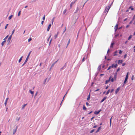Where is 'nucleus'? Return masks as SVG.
Returning <instances> with one entry per match:
<instances>
[{"instance_id":"nucleus-35","label":"nucleus","mask_w":135,"mask_h":135,"mask_svg":"<svg viewBox=\"0 0 135 135\" xmlns=\"http://www.w3.org/2000/svg\"><path fill=\"white\" fill-rule=\"evenodd\" d=\"M21 11H20L18 13V16H20V15L21 14Z\"/></svg>"},{"instance_id":"nucleus-22","label":"nucleus","mask_w":135,"mask_h":135,"mask_svg":"<svg viewBox=\"0 0 135 135\" xmlns=\"http://www.w3.org/2000/svg\"><path fill=\"white\" fill-rule=\"evenodd\" d=\"M27 105V104H24L23 105H22V109H24L25 107V106Z\"/></svg>"},{"instance_id":"nucleus-60","label":"nucleus","mask_w":135,"mask_h":135,"mask_svg":"<svg viewBox=\"0 0 135 135\" xmlns=\"http://www.w3.org/2000/svg\"><path fill=\"white\" fill-rule=\"evenodd\" d=\"M130 9H131V10H133L134 9V8H132V7Z\"/></svg>"},{"instance_id":"nucleus-42","label":"nucleus","mask_w":135,"mask_h":135,"mask_svg":"<svg viewBox=\"0 0 135 135\" xmlns=\"http://www.w3.org/2000/svg\"><path fill=\"white\" fill-rule=\"evenodd\" d=\"M55 64L54 63H53L52 64V65L51 66V68H52V67H53L54 65Z\"/></svg>"},{"instance_id":"nucleus-5","label":"nucleus","mask_w":135,"mask_h":135,"mask_svg":"<svg viewBox=\"0 0 135 135\" xmlns=\"http://www.w3.org/2000/svg\"><path fill=\"white\" fill-rule=\"evenodd\" d=\"M118 25L117 24L114 27V29L115 31H116L118 28Z\"/></svg>"},{"instance_id":"nucleus-55","label":"nucleus","mask_w":135,"mask_h":135,"mask_svg":"<svg viewBox=\"0 0 135 135\" xmlns=\"http://www.w3.org/2000/svg\"><path fill=\"white\" fill-rule=\"evenodd\" d=\"M97 127V125H96L95 126H94L93 127V128H96V127Z\"/></svg>"},{"instance_id":"nucleus-43","label":"nucleus","mask_w":135,"mask_h":135,"mask_svg":"<svg viewBox=\"0 0 135 135\" xmlns=\"http://www.w3.org/2000/svg\"><path fill=\"white\" fill-rule=\"evenodd\" d=\"M112 117L110 118V126L111 125V119H112Z\"/></svg>"},{"instance_id":"nucleus-10","label":"nucleus","mask_w":135,"mask_h":135,"mask_svg":"<svg viewBox=\"0 0 135 135\" xmlns=\"http://www.w3.org/2000/svg\"><path fill=\"white\" fill-rule=\"evenodd\" d=\"M51 24H50L49 25V26L48 27V28L47 29V31H49V30H50V27H51Z\"/></svg>"},{"instance_id":"nucleus-29","label":"nucleus","mask_w":135,"mask_h":135,"mask_svg":"<svg viewBox=\"0 0 135 135\" xmlns=\"http://www.w3.org/2000/svg\"><path fill=\"white\" fill-rule=\"evenodd\" d=\"M22 56L21 58L20 59L18 60V62H20L21 60H22Z\"/></svg>"},{"instance_id":"nucleus-32","label":"nucleus","mask_w":135,"mask_h":135,"mask_svg":"<svg viewBox=\"0 0 135 135\" xmlns=\"http://www.w3.org/2000/svg\"><path fill=\"white\" fill-rule=\"evenodd\" d=\"M132 36L131 35L128 38V40H129L132 38Z\"/></svg>"},{"instance_id":"nucleus-30","label":"nucleus","mask_w":135,"mask_h":135,"mask_svg":"<svg viewBox=\"0 0 135 135\" xmlns=\"http://www.w3.org/2000/svg\"><path fill=\"white\" fill-rule=\"evenodd\" d=\"M110 92V90H108L106 94V95L108 94Z\"/></svg>"},{"instance_id":"nucleus-17","label":"nucleus","mask_w":135,"mask_h":135,"mask_svg":"<svg viewBox=\"0 0 135 135\" xmlns=\"http://www.w3.org/2000/svg\"><path fill=\"white\" fill-rule=\"evenodd\" d=\"M29 92H30L31 93V94H32V96H33V94H34V92L33 91H32L31 90H29Z\"/></svg>"},{"instance_id":"nucleus-47","label":"nucleus","mask_w":135,"mask_h":135,"mask_svg":"<svg viewBox=\"0 0 135 135\" xmlns=\"http://www.w3.org/2000/svg\"><path fill=\"white\" fill-rule=\"evenodd\" d=\"M114 89H112L110 91V93H112L114 91Z\"/></svg>"},{"instance_id":"nucleus-49","label":"nucleus","mask_w":135,"mask_h":135,"mask_svg":"<svg viewBox=\"0 0 135 135\" xmlns=\"http://www.w3.org/2000/svg\"><path fill=\"white\" fill-rule=\"evenodd\" d=\"M51 35H50V37H49V38H48L47 39V41H49V39H50V37H51Z\"/></svg>"},{"instance_id":"nucleus-56","label":"nucleus","mask_w":135,"mask_h":135,"mask_svg":"<svg viewBox=\"0 0 135 135\" xmlns=\"http://www.w3.org/2000/svg\"><path fill=\"white\" fill-rule=\"evenodd\" d=\"M66 30V27L65 28V30H64V31L63 32V33H64L65 31Z\"/></svg>"},{"instance_id":"nucleus-11","label":"nucleus","mask_w":135,"mask_h":135,"mask_svg":"<svg viewBox=\"0 0 135 135\" xmlns=\"http://www.w3.org/2000/svg\"><path fill=\"white\" fill-rule=\"evenodd\" d=\"M107 98V97H104L103 99L101 101V103H102Z\"/></svg>"},{"instance_id":"nucleus-16","label":"nucleus","mask_w":135,"mask_h":135,"mask_svg":"<svg viewBox=\"0 0 135 135\" xmlns=\"http://www.w3.org/2000/svg\"><path fill=\"white\" fill-rule=\"evenodd\" d=\"M117 75V73H115L114 74V78L115 80H116V79Z\"/></svg>"},{"instance_id":"nucleus-6","label":"nucleus","mask_w":135,"mask_h":135,"mask_svg":"<svg viewBox=\"0 0 135 135\" xmlns=\"http://www.w3.org/2000/svg\"><path fill=\"white\" fill-rule=\"evenodd\" d=\"M112 78V76H110V77H109V79H108V80H106V81H105V83L106 84H107V83H108L109 82V81H110V79L111 78Z\"/></svg>"},{"instance_id":"nucleus-23","label":"nucleus","mask_w":135,"mask_h":135,"mask_svg":"<svg viewBox=\"0 0 135 135\" xmlns=\"http://www.w3.org/2000/svg\"><path fill=\"white\" fill-rule=\"evenodd\" d=\"M101 65H100L98 67V70H99V71H100V70L101 69Z\"/></svg>"},{"instance_id":"nucleus-31","label":"nucleus","mask_w":135,"mask_h":135,"mask_svg":"<svg viewBox=\"0 0 135 135\" xmlns=\"http://www.w3.org/2000/svg\"><path fill=\"white\" fill-rule=\"evenodd\" d=\"M66 9H65L64 10V11L63 12V14L64 15L65 14V13L66 12Z\"/></svg>"},{"instance_id":"nucleus-40","label":"nucleus","mask_w":135,"mask_h":135,"mask_svg":"<svg viewBox=\"0 0 135 135\" xmlns=\"http://www.w3.org/2000/svg\"><path fill=\"white\" fill-rule=\"evenodd\" d=\"M8 24H7V25H6L5 27V29H6V28H7V26H8Z\"/></svg>"},{"instance_id":"nucleus-3","label":"nucleus","mask_w":135,"mask_h":135,"mask_svg":"<svg viewBox=\"0 0 135 135\" xmlns=\"http://www.w3.org/2000/svg\"><path fill=\"white\" fill-rule=\"evenodd\" d=\"M31 51L29 52V53L28 54V56H27V57L25 60H26V61H27L28 60V59L29 58V56H30V55L31 53Z\"/></svg>"},{"instance_id":"nucleus-26","label":"nucleus","mask_w":135,"mask_h":135,"mask_svg":"<svg viewBox=\"0 0 135 135\" xmlns=\"http://www.w3.org/2000/svg\"><path fill=\"white\" fill-rule=\"evenodd\" d=\"M114 42L112 43L111 44V45L110 46V47L112 48L113 47V45H114Z\"/></svg>"},{"instance_id":"nucleus-34","label":"nucleus","mask_w":135,"mask_h":135,"mask_svg":"<svg viewBox=\"0 0 135 135\" xmlns=\"http://www.w3.org/2000/svg\"><path fill=\"white\" fill-rule=\"evenodd\" d=\"M119 53L120 54H121L122 52V51L120 50H119Z\"/></svg>"},{"instance_id":"nucleus-39","label":"nucleus","mask_w":135,"mask_h":135,"mask_svg":"<svg viewBox=\"0 0 135 135\" xmlns=\"http://www.w3.org/2000/svg\"><path fill=\"white\" fill-rule=\"evenodd\" d=\"M110 80L111 82H113L114 81V78H112V79H110Z\"/></svg>"},{"instance_id":"nucleus-24","label":"nucleus","mask_w":135,"mask_h":135,"mask_svg":"<svg viewBox=\"0 0 135 135\" xmlns=\"http://www.w3.org/2000/svg\"><path fill=\"white\" fill-rule=\"evenodd\" d=\"M132 7V6H130V7L129 8H128V9L127 10H126V12H128V11H129V9H131V8Z\"/></svg>"},{"instance_id":"nucleus-14","label":"nucleus","mask_w":135,"mask_h":135,"mask_svg":"<svg viewBox=\"0 0 135 135\" xmlns=\"http://www.w3.org/2000/svg\"><path fill=\"white\" fill-rule=\"evenodd\" d=\"M123 62V60H118V63L119 64L120 63H122Z\"/></svg>"},{"instance_id":"nucleus-44","label":"nucleus","mask_w":135,"mask_h":135,"mask_svg":"<svg viewBox=\"0 0 135 135\" xmlns=\"http://www.w3.org/2000/svg\"><path fill=\"white\" fill-rule=\"evenodd\" d=\"M127 56V54H126L124 56V58H126V57Z\"/></svg>"},{"instance_id":"nucleus-52","label":"nucleus","mask_w":135,"mask_h":135,"mask_svg":"<svg viewBox=\"0 0 135 135\" xmlns=\"http://www.w3.org/2000/svg\"><path fill=\"white\" fill-rule=\"evenodd\" d=\"M86 105H87V106H88L89 105V103L88 102H87L86 103Z\"/></svg>"},{"instance_id":"nucleus-61","label":"nucleus","mask_w":135,"mask_h":135,"mask_svg":"<svg viewBox=\"0 0 135 135\" xmlns=\"http://www.w3.org/2000/svg\"><path fill=\"white\" fill-rule=\"evenodd\" d=\"M27 61H26V60H25V62H24V64H26V63L27 62Z\"/></svg>"},{"instance_id":"nucleus-57","label":"nucleus","mask_w":135,"mask_h":135,"mask_svg":"<svg viewBox=\"0 0 135 135\" xmlns=\"http://www.w3.org/2000/svg\"><path fill=\"white\" fill-rule=\"evenodd\" d=\"M44 21H42L41 22V24L42 25H43V23H44Z\"/></svg>"},{"instance_id":"nucleus-2","label":"nucleus","mask_w":135,"mask_h":135,"mask_svg":"<svg viewBox=\"0 0 135 135\" xmlns=\"http://www.w3.org/2000/svg\"><path fill=\"white\" fill-rule=\"evenodd\" d=\"M102 111V110L101 109L99 110V111H95L94 112V113L96 115H98V114L99 113Z\"/></svg>"},{"instance_id":"nucleus-1","label":"nucleus","mask_w":135,"mask_h":135,"mask_svg":"<svg viewBox=\"0 0 135 135\" xmlns=\"http://www.w3.org/2000/svg\"><path fill=\"white\" fill-rule=\"evenodd\" d=\"M128 74H129V72H128L127 75H126L124 81V84L123 85H124L125 84H126V83L127 81L128 77Z\"/></svg>"},{"instance_id":"nucleus-8","label":"nucleus","mask_w":135,"mask_h":135,"mask_svg":"<svg viewBox=\"0 0 135 135\" xmlns=\"http://www.w3.org/2000/svg\"><path fill=\"white\" fill-rule=\"evenodd\" d=\"M110 6H109L108 7V8H107H107H106L105 10V11H106V12H107V13L108 12V11H109V9H110Z\"/></svg>"},{"instance_id":"nucleus-51","label":"nucleus","mask_w":135,"mask_h":135,"mask_svg":"<svg viewBox=\"0 0 135 135\" xmlns=\"http://www.w3.org/2000/svg\"><path fill=\"white\" fill-rule=\"evenodd\" d=\"M133 77H134V76L132 75V78H131V79L132 80H133Z\"/></svg>"},{"instance_id":"nucleus-37","label":"nucleus","mask_w":135,"mask_h":135,"mask_svg":"<svg viewBox=\"0 0 135 135\" xmlns=\"http://www.w3.org/2000/svg\"><path fill=\"white\" fill-rule=\"evenodd\" d=\"M15 29H14L12 31V34L11 35H12H12L14 33V32H15Z\"/></svg>"},{"instance_id":"nucleus-38","label":"nucleus","mask_w":135,"mask_h":135,"mask_svg":"<svg viewBox=\"0 0 135 135\" xmlns=\"http://www.w3.org/2000/svg\"><path fill=\"white\" fill-rule=\"evenodd\" d=\"M32 40V38L31 37L30 38L28 39V42H30Z\"/></svg>"},{"instance_id":"nucleus-63","label":"nucleus","mask_w":135,"mask_h":135,"mask_svg":"<svg viewBox=\"0 0 135 135\" xmlns=\"http://www.w3.org/2000/svg\"><path fill=\"white\" fill-rule=\"evenodd\" d=\"M129 25H127V26H126V28H128V27H129Z\"/></svg>"},{"instance_id":"nucleus-50","label":"nucleus","mask_w":135,"mask_h":135,"mask_svg":"<svg viewBox=\"0 0 135 135\" xmlns=\"http://www.w3.org/2000/svg\"><path fill=\"white\" fill-rule=\"evenodd\" d=\"M85 57H84L83 58V59L82 60V61L83 62L85 60Z\"/></svg>"},{"instance_id":"nucleus-36","label":"nucleus","mask_w":135,"mask_h":135,"mask_svg":"<svg viewBox=\"0 0 135 135\" xmlns=\"http://www.w3.org/2000/svg\"><path fill=\"white\" fill-rule=\"evenodd\" d=\"M94 129H93L92 130H91L90 132V133H92L93 132H94Z\"/></svg>"},{"instance_id":"nucleus-54","label":"nucleus","mask_w":135,"mask_h":135,"mask_svg":"<svg viewBox=\"0 0 135 135\" xmlns=\"http://www.w3.org/2000/svg\"><path fill=\"white\" fill-rule=\"evenodd\" d=\"M99 90V89H97L96 90H95V91H98Z\"/></svg>"},{"instance_id":"nucleus-15","label":"nucleus","mask_w":135,"mask_h":135,"mask_svg":"<svg viewBox=\"0 0 135 135\" xmlns=\"http://www.w3.org/2000/svg\"><path fill=\"white\" fill-rule=\"evenodd\" d=\"M8 98H7L6 99V101H5V102L4 103V104L5 105V106H6V104H7V102L8 100Z\"/></svg>"},{"instance_id":"nucleus-27","label":"nucleus","mask_w":135,"mask_h":135,"mask_svg":"<svg viewBox=\"0 0 135 135\" xmlns=\"http://www.w3.org/2000/svg\"><path fill=\"white\" fill-rule=\"evenodd\" d=\"M12 15H11V16H9V17H8V19L9 20H11L12 17Z\"/></svg>"},{"instance_id":"nucleus-13","label":"nucleus","mask_w":135,"mask_h":135,"mask_svg":"<svg viewBox=\"0 0 135 135\" xmlns=\"http://www.w3.org/2000/svg\"><path fill=\"white\" fill-rule=\"evenodd\" d=\"M75 1L74 2H71V3L70 4V7L71 8L73 4H74L75 3Z\"/></svg>"},{"instance_id":"nucleus-48","label":"nucleus","mask_w":135,"mask_h":135,"mask_svg":"<svg viewBox=\"0 0 135 135\" xmlns=\"http://www.w3.org/2000/svg\"><path fill=\"white\" fill-rule=\"evenodd\" d=\"M120 68H118L117 70V72H118L119 70H120Z\"/></svg>"},{"instance_id":"nucleus-58","label":"nucleus","mask_w":135,"mask_h":135,"mask_svg":"<svg viewBox=\"0 0 135 135\" xmlns=\"http://www.w3.org/2000/svg\"><path fill=\"white\" fill-rule=\"evenodd\" d=\"M127 19V18L126 19H125L124 20V21H126Z\"/></svg>"},{"instance_id":"nucleus-19","label":"nucleus","mask_w":135,"mask_h":135,"mask_svg":"<svg viewBox=\"0 0 135 135\" xmlns=\"http://www.w3.org/2000/svg\"><path fill=\"white\" fill-rule=\"evenodd\" d=\"M6 42V41L5 40H4V41H3L2 42V44H1L2 46H3L4 45V44Z\"/></svg>"},{"instance_id":"nucleus-25","label":"nucleus","mask_w":135,"mask_h":135,"mask_svg":"<svg viewBox=\"0 0 135 135\" xmlns=\"http://www.w3.org/2000/svg\"><path fill=\"white\" fill-rule=\"evenodd\" d=\"M17 127H16V128L15 129L13 130V134H14L16 133V132L17 129Z\"/></svg>"},{"instance_id":"nucleus-28","label":"nucleus","mask_w":135,"mask_h":135,"mask_svg":"<svg viewBox=\"0 0 135 135\" xmlns=\"http://www.w3.org/2000/svg\"><path fill=\"white\" fill-rule=\"evenodd\" d=\"M83 109L84 110H86V108L85 105H83Z\"/></svg>"},{"instance_id":"nucleus-64","label":"nucleus","mask_w":135,"mask_h":135,"mask_svg":"<svg viewBox=\"0 0 135 135\" xmlns=\"http://www.w3.org/2000/svg\"><path fill=\"white\" fill-rule=\"evenodd\" d=\"M107 60V61H109L110 60H111L110 59H108Z\"/></svg>"},{"instance_id":"nucleus-33","label":"nucleus","mask_w":135,"mask_h":135,"mask_svg":"<svg viewBox=\"0 0 135 135\" xmlns=\"http://www.w3.org/2000/svg\"><path fill=\"white\" fill-rule=\"evenodd\" d=\"M117 51H115V52H114V53H115V54L114 55V56H116L117 55Z\"/></svg>"},{"instance_id":"nucleus-53","label":"nucleus","mask_w":135,"mask_h":135,"mask_svg":"<svg viewBox=\"0 0 135 135\" xmlns=\"http://www.w3.org/2000/svg\"><path fill=\"white\" fill-rule=\"evenodd\" d=\"M125 64H126L125 63H124L122 64V66H124L125 65Z\"/></svg>"},{"instance_id":"nucleus-59","label":"nucleus","mask_w":135,"mask_h":135,"mask_svg":"<svg viewBox=\"0 0 135 135\" xmlns=\"http://www.w3.org/2000/svg\"><path fill=\"white\" fill-rule=\"evenodd\" d=\"M94 117H92L91 118V120H93V119L94 118Z\"/></svg>"},{"instance_id":"nucleus-21","label":"nucleus","mask_w":135,"mask_h":135,"mask_svg":"<svg viewBox=\"0 0 135 135\" xmlns=\"http://www.w3.org/2000/svg\"><path fill=\"white\" fill-rule=\"evenodd\" d=\"M70 39H69V40H68V43H67V46H66V48H67V47L68 45L69 44H70Z\"/></svg>"},{"instance_id":"nucleus-62","label":"nucleus","mask_w":135,"mask_h":135,"mask_svg":"<svg viewBox=\"0 0 135 135\" xmlns=\"http://www.w3.org/2000/svg\"><path fill=\"white\" fill-rule=\"evenodd\" d=\"M135 15L134 16V17H133V20H133L134 18H135Z\"/></svg>"},{"instance_id":"nucleus-7","label":"nucleus","mask_w":135,"mask_h":135,"mask_svg":"<svg viewBox=\"0 0 135 135\" xmlns=\"http://www.w3.org/2000/svg\"><path fill=\"white\" fill-rule=\"evenodd\" d=\"M120 87H119L116 89V90L115 91V94H117L118 92L119 91V90H120Z\"/></svg>"},{"instance_id":"nucleus-9","label":"nucleus","mask_w":135,"mask_h":135,"mask_svg":"<svg viewBox=\"0 0 135 135\" xmlns=\"http://www.w3.org/2000/svg\"><path fill=\"white\" fill-rule=\"evenodd\" d=\"M59 33V32H57V34L55 35V36H54V37L55 39H56L57 38Z\"/></svg>"},{"instance_id":"nucleus-4","label":"nucleus","mask_w":135,"mask_h":135,"mask_svg":"<svg viewBox=\"0 0 135 135\" xmlns=\"http://www.w3.org/2000/svg\"><path fill=\"white\" fill-rule=\"evenodd\" d=\"M112 68H116L117 66V64H113L112 65Z\"/></svg>"},{"instance_id":"nucleus-41","label":"nucleus","mask_w":135,"mask_h":135,"mask_svg":"<svg viewBox=\"0 0 135 135\" xmlns=\"http://www.w3.org/2000/svg\"><path fill=\"white\" fill-rule=\"evenodd\" d=\"M112 68V66H109V67L108 68V69H107V70H109L110 69V68Z\"/></svg>"},{"instance_id":"nucleus-20","label":"nucleus","mask_w":135,"mask_h":135,"mask_svg":"<svg viewBox=\"0 0 135 135\" xmlns=\"http://www.w3.org/2000/svg\"><path fill=\"white\" fill-rule=\"evenodd\" d=\"M90 93L87 98V100H89L90 99Z\"/></svg>"},{"instance_id":"nucleus-45","label":"nucleus","mask_w":135,"mask_h":135,"mask_svg":"<svg viewBox=\"0 0 135 135\" xmlns=\"http://www.w3.org/2000/svg\"><path fill=\"white\" fill-rule=\"evenodd\" d=\"M45 15H44V16L43 17V18H42L43 20L44 21L45 20Z\"/></svg>"},{"instance_id":"nucleus-18","label":"nucleus","mask_w":135,"mask_h":135,"mask_svg":"<svg viewBox=\"0 0 135 135\" xmlns=\"http://www.w3.org/2000/svg\"><path fill=\"white\" fill-rule=\"evenodd\" d=\"M101 127H99L98 129L97 130V131L96 132V133H97V132H98L101 129Z\"/></svg>"},{"instance_id":"nucleus-46","label":"nucleus","mask_w":135,"mask_h":135,"mask_svg":"<svg viewBox=\"0 0 135 135\" xmlns=\"http://www.w3.org/2000/svg\"><path fill=\"white\" fill-rule=\"evenodd\" d=\"M8 35H7L6 37L4 38V40H5L6 39H7V38H8Z\"/></svg>"},{"instance_id":"nucleus-12","label":"nucleus","mask_w":135,"mask_h":135,"mask_svg":"<svg viewBox=\"0 0 135 135\" xmlns=\"http://www.w3.org/2000/svg\"><path fill=\"white\" fill-rule=\"evenodd\" d=\"M12 35H11L9 37L8 39V41L9 42L12 38Z\"/></svg>"}]
</instances>
